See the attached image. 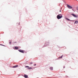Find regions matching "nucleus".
Returning a JSON list of instances; mask_svg holds the SVG:
<instances>
[{
	"mask_svg": "<svg viewBox=\"0 0 78 78\" xmlns=\"http://www.w3.org/2000/svg\"><path fill=\"white\" fill-rule=\"evenodd\" d=\"M24 77L25 78H28V75H25V74L24 75Z\"/></svg>",
	"mask_w": 78,
	"mask_h": 78,
	"instance_id": "5",
	"label": "nucleus"
},
{
	"mask_svg": "<svg viewBox=\"0 0 78 78\" xmlns=\"http://www.w3.org/2000/svg\"><path fill=\"white\" fill-rule=\"evenodd\" d=\"M66 20H70V19H68V18H66Z\"/></svg>",
	"mask_w": 78,
	"mask_h": 78,
	"instance_id": "13",
	"label": "nucleus"
},
{
	"mask_svg": "<svg viewBox=\"0 0 78 78\" xmlns=\"http://www.w3.org/2000/svg\"><path fill=\"white\" fill-rule=\"evenodd\" d=\"M9 44H11V42H9Z\"/></svg>",
	"mask_w": 78,
	"mask_h": 78,
	"instance_id": "15",
	"label": "nucleus"
},
{
	"mask_svg": "<svg viewBox=\"0 0 78 78\" xmlns=\"http://www.w3.org/2000/svg\"><path fill=\"white\" fill-rule=\"evenodd\" d=\"M62 17V16L61 14L58 15L57 16V18L58 19H61Z\"/></svg>",
	"mask_w": 78,
	"mask_h": 78,
	"instance_id": "1",
	"label": "nucleus"
},
{
	"mask_svg": "<svg viewBox=\"0 0 78 78\" xmlns=\"http://www.w3.org/2000/svg\"><path fill=\"white\" fill-rule=\"evenodd\" d=\"M15 49H18V48H19V47H15Z\"/></svg>",
	"mask_w": 78,
	"mask_h": 78,
	"instance_id": "9",
	"label": "nucleus"
},
{
	"mask_svg": "<svg viewBox=\"0 0 78 78\" xmlns=\"http://www.w3.org/2000/svg\"><path fill=\"white\" fill-rule=\"evenodd\" d=\"M18 67V65H16L15 66H13L12 67H13V68H16V67Z\"/></svg>",
	"mask_w": 78,
	"mask_h": 78,
	"instance_id": "6",
	"label": "nucleus"
},
{
	"mask_svg": "<svg viewBox=\"0 0 78 78\" xmlns=\"http://www.w3.org/2000/svg\"><path fill=\"white\" fill-rule=\"evenodd\" d=\"M64 68V67H63Z\"/></svg>",
	"mask_w": 78,
	"mask_h": 78,
	"instance_id": "19",
	"label": "nucleus"
},
{
	"mask_svg": "<svg viewBox=\"0 0 78 78\" xmlns=\"http://www.w3.org/2000/svg\"><path fill=\"white\" fill-rule=\"evenodd\" d=\"M25 67L26 68H29V66H26Z\"/></svg>",
	"mask_w": 78,
	"mask_h": 78,
	"instance_id": "12",
	"label": "nucleus"
},
{
	"mask_svg": "<svg viewBox=\"0 0 78 78\" xmlns=\"http://www.w3.org/2000/svg\"><path fill=\"white\" fill-rule=\"evenodd\" d=\"M19 51H20V52H21V53H24L23 51L22 50H19Z\"/></svg>",
	"mask_w": 78,
	"mask_h": 78,
	"instance_id": "3",
	"label": "nucleus"
},
{
	"mask_svg": "<svg viewBox=\"0 0 78 78\" xmlns=\"http://www.w3.org/2000/svg\"><path fill=\"white\" fill-rule=\"evenodd\" d=\"M67 6H68V8H69V9L72 8V7L69 5H67Z\"/></svg>",
	"mask_w": 78,
	"mask_h": 78,
	"instance_id": "4",
	"label": "nucleus"
},
{
	"mask_svg": "<svg viewBox=\"0 0 78 78\" xmlns=\"http://www.w3.org/2000/svg\"><path fill=\"white\" fill-rule=\"evenodd\" d=\"M78 21H76L75 22L74 24H75V23H76V24H77V23H78Z\"/></svg>",
	"mask_w": 78,
	"mask_h": 78,
	"instance_id": "7",
	"label": "nucleus"
},
{
	"mask_svg": "<svg viewBox=\"0 0 78 78\" xmlns=\"http://www.w3.org/2000/svg\"><path fill=\"white\" fill-rule=\"evenodd\" d=\"M0 45H2V46H4V45L2 44H0Z\"/></svg>",
	"mask_w": 78,
	"mask_h": 78,
	"instance_id": "14",
	"label": "nucleus"
},
{
	"mask_svg": "<svg viewBox=\"0 0 78 78\" xmlns=\"http://www.w3.org/2000/svg\"><path fill=\"white\" fill-rule=\"evenodd\" d=\"M34 66H36V64H35L34 65Z\"/></svg>",
	"mask_w": 78,
	"mask_h": 78,
	"instance_id": "17",
	"label": "nucleus"
},
{
	"mask_svg": "<svg viewBox=\"0 0 78 78\" xmlns=\"http://www.w3.org/2000/svg\"><path fill=\"white\" fill-rule=\"evenodd\" d=\"M64 68V67H63Z\"/></svg>",
	"mask_w": 78,
	"mask_h": 78,
	"instance_id": "20",
	"label": "nucleus"
},
{
	"mask_svg": "<svg viewBox=\"0 0 78 78\" xmlns=\"http://www.w3.org/2000/svg\"><path fill=\"white\" fill-rule=\"evenodd\" d=\"M30 64H33V63H30Z\"/></svg>",
	"mask_w": 78,
	"mask_h": 78,
	"instance_id": "18",
	"label": "nucleus"
},
{
	"mask_svg": "<svg viewBox=\"0 0 78 78\" xmlns=\"http://www.w3.org/2000/svg\"><path fill=\"white\" fill-rule=\"evenodd\" d=\"M62 56H63V55H62L61 57H59L58 58H62Z\"/></svg>",
	"mask_w": 78,
	"mask_h": 78,
	"instance_id": "11",
	"label": "nucleus"
},
{
	"mask_svg": "<svg viewBox=\"0 0 78 78\" xmlns=\"http://www.w3.org/2000/svg\"><path fill=\"white\" fill-rule=\"evenodd\" d=\"M71 15H72V16H73L74 17H77V16L75 15L74 14H72Z\"/></svg>",
	"mask_w": 78,
	"mask_h": 78,
	"instance_id": "2",
	"label": "nucleus"
},
{
	"mask_svg": "<svg viewBox=\"0 0 78 78\" xmlns=\"http://www.w3.org/2000/svg\"><path fill=\"white\" fill-rule=\"evenodd\" d=\"M28 69H29V70H30V69H32V68L31 67H30V68H28Z\"/></svg>",
	"mask_w": 78,
	"mask_h": 78,
	"instance_id": "10",
	"label": "nucleus"
},
{
	"mask_svg": "<svg viewBox=\"0 0 78 78\" xmlns=\"http://www.w3.org/2000/svg\"><path fill=\"white\" fill-rule=\"evenodd\" d=\"M50 70H53V67H50Z\"/></svg>",
	"mask_w": 78,
	"mask_h": 78,
	"instance_id": "8",
	"label": "nucleus"
},
{
	"mask_svg": "<svg viewBox=\"0 0 78 78\" xmlns=\"http://www.w3.org/2000/svg\"><path fill=\"white\" fill-rule=\"evenodd\" d=\"M59 12H61V10H60Z\"/></svg>",
	"mask_w": 78,
	"mask_h": 78,
	"instance_id": "16",
	"label": "nucleus"
}]
</instances>
